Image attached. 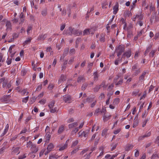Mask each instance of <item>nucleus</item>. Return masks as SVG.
<instances>
[{
	"mask_svg": "<svg viewBox=\"0 0 159 159\" xmlns=\"http://www.w3.org/2000/svg\"><path fill=\"white\" fill-rule=\"evenodd\" d=\"M125 48L123 45H120L116 48V52L117 53V56L119 57L125 51Z\"/></svg>",
	"mask_w": 159,
	"mask_h": 159,
	"instance_id": "nucleus-1",
	"label": "nucleus"
},
{
	"mask_svg": "<svg viewBox=\"0 0 159 159\" xmlns=\"http://www.w3.org/2000/svg\"><path fill=\"white\" fill-rule=\"evenodd\" d=\"M63 100L66 103H70L71 102V97L70 95H65L63 96Z\"/></svg>",
	"mask_w": 159,
	"mask_h": 159,
	"instance_id": "nucleus-2",
	"label": "nucleus"
},
{
	"mask_svg": "<svg viewBox=\"0 0 159 159\" xmlns=\"http://www.w3.org/2000/svg\"><path fill=\"white\" fill-rule=\"evenodd\" d=\"M54 148L53 144L52 143H50L49 144L47 148V151L45 152V154L46 155L50 151H51Z\"/></svg>",
	"mask_w": 159,
	"mask_h": 159,
	"instance_id": "nucleus-3",
	"label": "nucleus"
},
{
	"mask_svg": "<svg viewBox=\"0 0 159 159\" xmlns=\"http://www.w3.org/2000/svg\"><path fill=\"white\" fill-rule=\"evenodd\" d=\"M69 140L66 141V143L64 145H61L58 146V147L59 148V150L60 151H62L66 148L67 147V143L69 142Z\"/></svg>",
	"mask_w": 159,
	"mask_h": 159,
	"instance_id": "nucleus-4",
	"label": "nucleus"
},
{
	"mask_svg": "<svg viewBox=\"0 0 159 159\" xmlns=\"http://www.w3.org/2000/svg\"><path fill=\"white\" fill-rule=\"evenodd\" d=\"M73 28H72L71 27H69L68 30H64V34L70 35L73 34Z\"/></svg>",
	"mask_w": 159,
	"mask_h": 159,
	"instance_id": "nucleus-5",
	"label": "nucleus"
},
{
	"mask_svg": "<svg viewBox=\"0 0 159 159\" xmlns=\"http://www.w3.org/2000/svg\"><path fill=\"white\" fill-rule=\"evenodd\" d=\"M38 147H37L35 144H33L31 146L30 150L32 153H35L39 150Z\"/></svg>",
	"mask_w": 159,
	"mask_h": 159,
	"instance_id": "nucleus-6",
	"label": "nucleus"
},
{
	"mask_svg": "<svg viewBox=\"0 0 159 159\" xmlns=\"http://www.w3.org/2000/svg\"><path fill=\"white\" fill-rule=\"evenodd\" d=\"M12 154L16 155H18L20 152L19 148H13L12 149Z\"/></svg>",
	"mask_w": 159,
	"mask_h": 159,
	"instance_id": "nucleus-7",
	"label": "nucleus"
},
{
	"mask_svg": "<svg viewBox=\"0 0 159 159\" xmlns=\"http://www.w3.org/2000/svg\"><path fill=\"white\" fill-rule=\"evenodd\" d=\"M131 51L130 49H129L124 53L123 55L122 56V57H123V56H125L127 58H129L131 56Z\"/></svg>",
	"mask_w": 159,
	"mask_h": 159,
	"instance_id": "nucleus-8",
	"label": "nucleus"
},
{
	"mask_svg": "<svg viewBox=\"0 0 159 159\" xmlns=\"http://www.w3.org/2000/svg\"><path fill=\"white\" fill-rule=\"evenodd\" d=\"M9 128V125L8 124H7L6 125L5 128L3 132L1 134V136L2 137L5 135L6 133L7 132Z\"/></svg>",
	"mask_w": 159,
	"mask_h": 159,
	"instance_id": "nucleus-9",
	"label": "nucleus"
},
{
	"mask_svg": "<svg viewBox=\"0 0 159 159\" xmlns=\"http://www.w3.org/2000/svg\"><path fill=\"white\" fill-rule=\"evenodd\" d=\"M88 134V132L85 131H80L78 133V134L79 136H83L85 137H86Z\"/></svg>",
	"mask_w": 159,
	"mask_h": 159,
	"instance_id": "nucleus-10",
	"label": "nucleus"
},
{
	"mask_svg": "<svg viewBox=\"0 0 159 159\" xmlns=\"http://www.w3.org/2000/svg\"><path fill=\"white\" fill-rule=\"evenodd\" d=\"M78 125L77 122H74L68 125L69 129H71L76 127Z\"/></svg>",
	"mask_w": 159,
	"mask_h": 159,
	"instance_id": "nucleus-11",
	"label": "nucleus"
},
{
	"mask_svg": "<svg viewBox=\"0 0 159 159\" xmlns=\"http://www.w3.org/2000/svg\"><path fill=\"white\" fill-rule=\"evenodd\" d=\"M66 80V77L65 76L62 75L60 77V79L58 81V83L59 84H61L63 81Z\"/></svg>",
	"mask_w": 159,
	"mask_h": 159,
	"instance_id": "nucleus-12",
	"label": "nucleus"
},
{
	"mask_svg": "<svg viewBox=\"0 0 159 159\" xmlns=\"http://www.w3.org/2000/svg\"><path fill=\"white\" fill-rule=\"evenodd\" d=\"M47 36V35L46 34H41L39 35L38 38V40H44Z\"/></svg>",
	"mask_w": 159,
	"mask_h": 159,
	"instance_id": "nucleus-13",
	"label": "nucleus"
},
{
	"mask_svg": "<svg viewBox=\"0 0 159 159\" xmlns=\"http://www.w3.org/2000/svg\"><path fill=\"white\" fill-rule=\"evenodd\" d=\"M82 34V32L79 30H76L73 29V34L77 36H78Z\"/></svg>",
	"mask_w": 159,
	"mask_h": 159,
	"instance_id": "nucleus-14",
	"label": "nucleus"
},
{
	"mask_svg": "<svg viewBox=\"0 0 159 159\" xmlns=\"http://www.w3.org/2000/svg\"><path fill=\"white\" fill-rule=\"evenodd\" d=\"M10 97L11 96L10 95L4 96L2 98V100L4 102H6L9 100Z\"/></svg>",
	"mask_w": 159,
	"mask_h": 159,
	"instance_id": "nucleus-15",
	"label": "nucleus"
},
{
	"mask_svg": "<svg viewBox=\"0 0 159 159\" xmlns=\"http://www.w3.org/2000/svg\"><path fill=\"white\" fill-rule=\"evenodd\" d=\"M84 81V79L83 76H79L77 79L78 83L83 82Z\"/></svg>",
	"mask_w": 159,
	"mask_h": 159,
	"instance_id": "nucleus-16",
	"label": "nucleus"
},
{
	"mask_svg": "<svg viewBox=\"0 0 159 159\" xmlns=\"http://www.w3.org/2000/svg\"><path fill=\"white\" fill-rule=\"evenodd\" d=\"M64 126L63 125H61L60 126L58 131V133L59 134H61L64 131Z\"/></svg>",
	"mask_w": 159,
	"mask_h": 159,
	"instance_id": "nucleus-17",
	"label": "nucleus"
},
{
	"mask_svg": "<svg viewBox=\"0 0 159 159\" xmlns=\"http://www.w3.org/2000/svg\"><path fill=\"white\" fill-rule=\"evenodd\" d=\"M113 13L115 15L116 14L118 10V6L117 5H115L113 8Z\"/></svg>",
	"mask_w": 159,
	"mask_h": 159,
	"instance_id": "nucleus-18",
	"label": "nucleus"
},
{
	"mask_svg": "<svg viewBox=\"0 0 159 159\" xmlns=\"http://www.w3.org/2000/svg\"><path fill=\"white\" fill-rule=\"evenodd\" d=\"M133 71L134 72L133 76H135L138 75L140 73V68H138L137 69L135 70L134 71Z\"/></svg>",
	"mask_w": 159,
	"mask_h": 159,
	"instance_id": "nucleus-19",
	"label": "nucleus"
},
{
	"mask_svg": "<svg viewBox=\"0 0 159 159\" xmlns=\"http://www.w3.org/2000/svg\"><path fill=\"white\" fill-rule=\"evenodd\" d=\"M89 29V30L90 34H93L96 30L97 28L96 27H94Z\"/></svg>",
	"mask_w": 159,
	"mask_h": 159,
	"instance_id": "nucleus-20",
	"label": "nucleus"
},
{
	"mask_svg": "<svg viewBox=\"0 0 159 159\" xmlns=\"http://www.w3.org/2000/svg\"><path fill=\"white\" fill-rule=\"evenodd\" d=\"M137 2V0H134L133 1L130 6V10L133 9L135 7V3Z\"/></svg>",
	"mask_w": 159,
	"mask_h": 159,
	"instance_id": "nucleus-21",
	"label": "nucleus"
},
{
	"mask_svg": "<svg viewBox=\"0 0 159 159\" xmlns=\"http://www.w3.org/2000/svg\"><path fill=\"white\" fill-rule=\"evenodd\" d=\"M3 56L4 54L0 52V62H3L5 61V59L3 57Z\"/></svg>",
	"mask_w": 159,
	"mask_h": 159,
	"instance_id": "nucleus-22",
	"label": "nucleus"
},
{
	"mask_svg": "<svg viewBox=\"0 0 159 159\" xmlns=\"http://www.w3.org/2000/svg\"><path fill=\"white\" fill-rule=\"evenodd\" d=\"M93 80L94 81H97L98 80V75L97 72H94L93 74Z\"/></svg>",
	"mask_w": 159,
	"mask_h": 159,
	"instance_id": "nucleus-23",
	"label": "nucleus"
},
{
	"mask_svg": "<svg viewBox=\"0 0 159 159\" xmlns=\"http://www.w3.org/2000/svg\"><path fill=\"white\" fill-rule=\"evenodd\" d=\"M6 26L7 29L10 30L11 29V23L9 21H7L6 22Z\"/></svg>",
	"mask_w": 159,
	"mask_h": 159,
	"instance_id": "nucleus-24",
	"label": "nucleus"
},
{
	"mask_svg": "<svg viewBox=\"0 0 159 159\" xmlns=\"http://www.w3.org/2000/svg\"><path fill=\"white\" fill-rule=\"evenodd\" d=\"M111 117V115H105L103 116V120L105 121H107L109 120Z\"/></svg>",
	"mask_w": 159,
	"mask_h": 159,
	"instance_id": "nucleus-25",
	"label": "nucleus"
},
{
	"mask_svg": "<svg viewBox=\"0 0 159 159\" xmlns=\"http://www.w3.org/2000/svg\"><path fill=\"white\" fill-rule=\"evenodd\" d=\"M89 29H87L85 30L83 32V34L84 35H88L90 34L89 33Z\"/></svg>",
	"mask_w": 159,
	"mask_h": 159,
	"instance_id": "nucleus-26",
	"label": "nucleus"
},
{
	"mask_svg": "<svg viewBox=\"0 0 159 159\" xmlns=\"http://www.w3.org/2000/svg\"><path fill=\"white\" fill-rule=\"evenodd\" d=\"M133 147V146L132 144H129L126 147L125 150L127 151H128L132 149Z\"/></svg>",
	"mask_w": 159,
	"mask_h": 159,
	"instance_id": "nucleus-27",
	"label": "nucleus"
},
{
	"mask_svg": "<svg viewBox=\"0 0 159 159\" xmlns=\"http://www.w3.org/2000/svg\"><path fill=\"white\" fill-rule=\"evenodd\" d=\"M146 72H144L142 73V75L139 77V80H143L145 76Z\"/></svg>",
	"mask_w": 159,
	"mask_h": 159,
	"instance_id": "nucleus-28",
	"label": "nucleus"
},
{
	"mask_svg": "<svg viewBox=\"0 0 159 159\" xmlns=\"http://www.w3.org/2000/svg\"><path fill=\"white\" fill-rule=\"evenodd\" d=\"M139 91V90L138 89L135 90L133 92L132 95L133 96H136L138 94Z\"/></svg>",
	"mask_w": 159,
	"mask_h": 159,
	"instance_id": "nucleus-29",
	"label": "nucleus"
},
{
	"mask_svg": "<svg viewBox=\"0 0 159 159\" xmlns=\"http://www.w3.org/2000/svg\"><path fill=\"white\" fill-rule=\"evenodd\" d=\"M29 93L26 89H24L21 91L22 95H27Z\"/></svg>",
	"mask_w": 159,
	"mask_h": 159,
	"instance_id": "nucleus-30",
	"label": "nucleus"
},
{
	"mask_svg": "<svg viewBox=\"0 0 159 159\" xmlns=\"http://www.w3.org/2000/svg\"><path fill=\"white\" fill-rule=\"evenodd\" d=\"M139 124V121L138 120H135L133 124V128H135L138 126Z\"/></svg>",
	"mask_w": 159,
	"mask_h": 159,
	"instance_id": "nucleus-31",
	"label": "nucleus"
},
{
	"mask_svg": "<svg viewBox=\"0 0 159 159\" xmlns=\"http://www.w3.org/2000/svg\"><path fill=\"white\" fill-rule=\"evenodd\" d=\"M54 104L55 101H52V102H51L48 105V106L49 107V108L51 109L54 106Z\"/></svg>",
	"mask_w": 159,
	"mask_h": 159,
	"instance_id": "nucleus-32",
	"label": "nucleus"
},
{
	"mask_svg": "<svg viewBox=\"0 0 159 159\" xmlns=\"http://www.w3.org/2000/svg\"><path fill=\"white\" fill-rule=\"evenodd\" d=\"M100 40L102 42H104L105 41V35L101 34L100 37Z\"/></svg>",
	"mask_w": 159,
	"mask_h": 159,
	"instance_id": "nucleus-33",
	"label": "nucleus"
},
{
	"mask_svg": "<svg viewBox=\"0 0 159 159\" xmlns=\"http://www.w3.org/2000/svg\"><path fill=\"white\" fill-rule=\"evenodd\" d=\"M51 137V135L49 132H48L45 135V138L46 139V141H49Z\"/></svg>",
	"mask_w": 159,
	"mask_h": 159,
	"instance_id": "nucleus-34",
	"label": "nucleus"
},
{
	"mask_svg": "<svg viewBox=\"0 0 159 159\" xmlns=\"http://www.w3.org/2000/svg\"><path fill=\"white\" fill-rule=\"evenodd\" d=\"M31 39H32L31 38H27L24 42V45H25V44L30 43V42Z\"/></svg>",
	"mask_w": 159,
	"mask_h": 159,
	"instance_id": "nucleus-35",
	"label": "nucleus"
},
{
	"mask_svg": "<svg viewBox=\"0 0 159 159\" xmlns=\"http://www.w3.org/2000/svg\"><path fill=\"white\" fill-rule=\"evenodd\" d=\"M138 66V64H136L134 65L132 67V71H134L135 70L137 69Z\"/></svg>",
	"mask_w": 159,
	"mask_h": 159,
	"instance_id": "nucleus-36",
	"label": "nucleus"
},
{
	"mask_svg": "<svg viewBox=\"0 0 159 159\" xmlns=\"http://www.w3.org/2000/svg\"><path fill=\"white\" fill-rule=\"evenodd\" d=\"M59 157V156H58L57 155L55 154L52 156H50L49 159H54L55 158L57 159Z\"/></svg>",
	"mask_w": 159,
	"mask_h": 159,
	"instance_id": "nucleus-37",
	"label": "nucleus"
},
{
	"mask_svg": "<svg viewBox=\"0 0 159 159\" xmlns=\"http://www.w3.org/2000/svg\"><path fill=\"white\" fill-rule=\"evenodd\" d=\"M157 157L159 158V156L156 153H154L152 155L150 159H155Z\"/></svg>",
	"mask_w": 159,
	"mask_h": 159,
	"instance_id": "nucleus-38",
	"label": "nucleus"
},
{
	"mask_svg": "<svg viewBox=\"0 0 159 159\" xmlns=\"http://www.w3.org/2000/svg\"><path fill=\"white\" fill-rule=\"evenodd\" d=\"M123 80L122 79H120L118 82H116V83H114L116 85H121L123 83Z\"/></svg>",
	"mask_w": 159,
	"mask_h": 159,
	"instance_id": "nucleus-39",
	"label": "nucleus"
},
{
	"mask_svg": "<svg viewBox=\"0 0 159 159\" xmlns=\"http://www.w3.org/2000/svg\"><path fill=\"white\" fill-rule=\"evenodd\" d=\"M101 88V86H97L93 89L94 92H98Z\"/></svg>",
	"mask_w": 159,
	"mask_h": 159,
	"instance_id": "nucleus-40",
	"label": "nucleus"
},
{
	"mask_svg": "<svg viewBox=\"0 0 159 159\" xmlns=\"http://www.w3.org/2000/svg\"><path fill=\"white\" fill-rule=\"evenodd\" d=\"M107 129H104L102 131V136H105L107 133Z\"/></svg>",
	"mask_w": 159,
	"mask_h": 159,
	"instance_id": "nucleus-41",
	"label": "nucleus"
},
{
	"mask_svg": "<svg viewBox=\"0 0 159 159\" xmlns=\"http://www.w3.org/2000/svg\"><path fill=\"white\" fill-rule=\"evenodd\" d=\"M149 120V119L147 118V119H146L143 120V125H142L143 127L145 126L147 123V122Z\"/></svg>",
	"mask_w": 159,
	"mask_h": 159,
	"instance_id": "nucleus-42",
	"label": "nucleus"
},
{
	"mask_svg": "<svg viewBox=\"0 0 159 159\" xmlns=\"http://www.w3.org/2000/svg\"><path fill=\"white\" fill-rule=\"evenodd\" d=\"M91 153V152H90L88 154H85L84 157L85 158L84 159H89V157H90V155Z\"/></svg>",
	"mask_w": 159,
	"mask_h": 159,
	"instance_id": "nucleus-43",
	"label": "nucleus"
},
{
	"mask_svg": "<svg viewBox=\"0 0 159 159\" xmlns=\"http://www.w3.org/2000/svg\"><path fill=\"white\" fill-rule=\"evenodd\" d=\"M33 144L32 143L31 141H29L27 142L26 144V147L28 148H30V147H31V146Z\"/></svg>",
	"mask_w": 159,
	"mask_h": 159,
	"instance_id": "nucleus-44",
	"label": "nucleus"
},
{
	"mask_svg": "<svg viewBox=\"0 0 159 159\" xmlns=\"http://www.w3.org/2000/svg\"><path fill=\"white\" fill-rule=\"evenodd\" d=\"M50 109V111L52 113H54L55 112H56L57 110V108L56 107H55L53 108H52Z\"/></svg>",
	"mask_w": 159,
	"mask_h": 159,
	"instance_id": "nucleus-45",
	"label": "nucleus"
},
{
	"mask_svg": "<svg viewBox=\"0 0 159 159\" xmlns=\"http://www.w3.org/2000/svg\"><path fill=\"white\" fill-rule=\"evenodd\" d=\"M121 130V129L120 128H118L117 129L115 130L114 131L113 133L114 134H116L119 133L120 132Z\"/></svg>",
	"mask_w": 159,
	"mask_h": 159,
	"instance_id": "nucleus-46",
	"label": "nucleus"
},
{
	"mask_svg": "<svg viewBox=\"0 0 159 159\" xmlns=\"http://www.w3.org/2000/svg\"><path fill=\"white\" fill-rule=\"evenodd\" d=\"M100 112V109L99 108H98L95 110V112L94 113V115L95 116H98Z\"/></svg>",
	"mask_w": 159,
	"mask_h": 159,
	"instance_id": "nucleus-47",
	"label": "nucleus"
},
{
	"mask_svg": "<svg viewBox=\"0 0 159 159\" xmlns=\"http://www.w3.org/2000/svg\"><path fill=\"white\" fill-rule=\"evenodd\" d=\"M32 27L30 25L28 26L27 30V32L28 34H29L30 33V31L31 30Z\"/></svg>",
	"mask_w": 159,
	"mask_h": 159,
	"instance_id": "nucleus-48",
	"label": "nucleus"
},
{
	"mask_svg": "<svg viewBox=\"0 0 159 159\" xmlns=\"http://www.w3.org/2000/svg\"><path fill=\"white\" fill-rule=\"evenodd\" d=\"M117 143H115V144H112V145H111V147H112V148H111V151H113V150L115 149L116 148L117 146Z\"/></svg>",
	"mask_w": 159,
	"mask_h": 159,
	"instance_id": "nucleus-49",
	"label": "nucleus"
},
{
	"mask_svg": "<svg viewBox=\"0 0 159 159\" xmlns=\"http://www.w3.org/2000/svg\"><path fill=\"white\" fill-rule=\"evenodd\" d=\"M87 84H83L81 87V89L82 90H84L87 86Z\"/></svg>",
	"mask_w": 159,
	"mask_h": 159,
	"instance_id": "nucleus-50",
	"label": "nucleus"
},
{
	"mask_svg": "<svg viewBox=\"0 0 159 159\" xmlns=\"http://www.w3.org/2000/svg\"><path fill=\"white\" fill-rule=\"evenodd\" d=\"M120 99L119 98H116L114 101L113 103L115 104H118L119 102Z\"/></svg>",
	"mask_w": 159,
	"mask_h": 159,
	"instance_id": "nucleus-51",
	"label": "nucleus"
},
{
	"mask_svg": "<svg viewBox=\"0 0 159 159\" xmlns=\"http://www.w3.org/2000/svg\"><path fill=\"white\" fill-rule=\"evenodd\" d=\"M42 87V84H40L37 87V88H36V90L37 91H39L41 89Z\"/></svg>",
	"mask_w": 159,
	"mask_h": 159,
	"instance_id": "nucleus-52",
	"label": "nucleus"
},
{
	"mask_svg": "<svg viewBox=\"0 0 159 159\" xmlns=\"http://www.w3.org/2000/svg\"><path fill=\"white\" fill-rule=\"evenodd\" d=\"M29 99V96H27L23 98L22 99V102H24L26 103Z\"/></svg>",
	"mask_w": 159,
	"mask_h": 159,
	"instance_id": "nucleus-53",
	"label": "nucleus"
},
{
	"mask_svg": "<svg viewBox=\"0 0 159 159\" xmlns=\"http://www.w3.org/2000/svg\"><path fill=\"white\" fill-rule=\"evenodd\" d=\"M79 128L78 127H76L73 130H72V132L75 133L77 132L79 130Z\"/></svg>",
	"mask_w": 159,
	"mask_h": 159,
	"instance_id": "nucleus-54",
	"label": "nucleus"
},
{
	"mask_svg": "<svg viewBox=\"0 0 159 159\" xmlns=\"http://www.w3.org/2000/svg\"><path fill=\"white\" fill-rule=\"evenodd\" d=\"M7 80H5L4 82H3L2 85L3 88H4L6 87V85H7Z\"/></svg>",
	"mask_w": 159,
	"mask_h": 159,
	"instance_id": "nucleus-55",
	"label": "nucleus"
},
{
	"mask_svg": "<svg viewBox=\"0 0 159 159\" xmlns=\"http://www.w3.org/2000/svg\"><path fill=\"white\" fill-rule=\"evenodd\" d=\"M145 138L144 135L139 136L138 138V141H141L143 140Z\"/></svg>",
	"mask_w": 159,
	"mask_h": 159,
	"instance_id": "nucleus-56",
	"label": "nucleus"
},
{
	"mask_svg": "<svg viewBox=\"0 0 159 159\" xmlns=\"http://www.w3.org/2000/svg\"><path fill=\"white\" fill-rule=\"evenodd\" d=\"M158 38H159V32L156 34L154 38L155 40L157 39Z\"/></svg>",
	"mask_w": 159,
	"mask_h": 159,
	"instance_id": "nucleus-57",
	"label": "nucleus"
},
{
	"mask_svg": "<svg viewBox=\"0 0 159 159\" xmlns=\"http://www.w3.org/2000/svg\"><path fill=\"white\" fill-rule=\"evenodd\" d=\"M136 151L134 154V156L135 157H137L139 155V150H135Z\"/></svg>",
	"mask_w": 159,
	"mask_h": 159,
	"instance_id": "nucleus-58",
	"label": "nucleus"
},
{
	"mask_svg": "<svg viewBox=\"0 0 159 159\" xmlns=\"http://www.w3.org/2000/svg\"><path fill=\"white\" fill-rule=\"evenodd\" d=\"M46 100L45 99H43L39 101V103L42 104H44L46 102Z\"/></svg>",
	"mask_w": 159,
	"mask_h": 159,
	"instance_id": "nucleus-59",
	"label": "nucleus"
},
{
	"mask_svg": "<svg viewBox=\"0 0 159 159\" xmlns=\"http://www.w3.org/2000/svg\"><path fill=\"white\" fill-rule=\"evenodd\" d=\"M148 114V113L146 111H145L144 112H143L142 115V117L143 118H145L147 116Z\"/></svg>",
	"mask_w": 159,
	"mask_h": 159,
	"instance_id": "nucleus-60",
	"label": "nucleus"
},
{
	"mask_svg": "<svg viewBox=\"0 0 159 159\" xmlns=\"http://www.w3.org/2000/svg\"><path fill=\"white\" fill-rule=\"evenodd\" d=\"M7 88L8 89L13 88V87H12L10 83H9L7 84Z\"/></svg>",
	"mask_w": 159,
	"mask_h": 159,
	"instance_id": "nucleus-61",
	"label": "nucleus"
},
{
	"mask_svg": "<svg viewBox=\"0 0 159 159\" xmlns=\"http://www.w3.org/2000/svg\"><path fill=\"white\" fill-rule=\"evenodd\" d=\"M6 62L8 65L10 64L11 62V59H9L7 58L6 61Z\"/></svg>",
	"mask_w": 159,
	"mask_h": 159,
	"instance_id": "nucleus-62",
	"label": "nucleus"
},
{
	"mask_svg": "<svg viewBox=\"0 0 159 159\" xmlns=\"http://www.w3.org/2000/svg\"><path fill=\"white\" fill-rule=\"evenodd\" d=\"M119 77L118 75H117L114 79L113 83H116V82L117 81V80L119 79Z\"/></svg>",
	"mask_w": 159,
	"mask_h": 159,
	"instance_id": "nucleus-63",
	"label": "nucleus"
},
{
	"mask_svg": "<svg viewBox=\"0 0 159 159\" xmlns=\"http://www.w3.org/2000/svg\"><path fill=\"white\" fill-rule=\"evenodd\" d=\"M114 87V84H112L109 85L108 87V90H111L112 89V88Z\"/></svg>",
	"mask_w": 159,
	"mask_h": 159,
	"instance_id": "nucleus-64",
	"label": "nucleus"
}]
</instances>
